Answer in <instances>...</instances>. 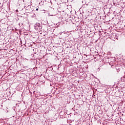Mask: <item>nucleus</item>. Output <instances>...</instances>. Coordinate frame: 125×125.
I'll return each mask as SVG.
<instances>
[{"label": "nucleus", "instance_id": "f03ea898", "mask_svg": "<svg viewBox=\"0 0 125 125\" xmlns=\"http://www.w3.org/2000/svg\"><path fill=\"white\" fill-rule=\"evenodd\" d=\"M6 113H8V110H6Z\"/></svg>", "mask_w": 125, "mask_h": 125}, {"label": "nucleus", "instance_id": "7ed1b4c3", "mask_svg": "<svg viewBox=\"0 0 125 125\" xmlns=\"http://www.w3.org/2000/svg\"><path fill=\"white\" fill-rule=\"evenodd\" d=\"M36 10H37V11H38V10H39V9H38V8H37V9H36Z\"/></svg>", "mask_w": 125, "mask_h": 125}, {"label": "nucleus", "instance_id": "f257e3e1", "mask_svg": "<svg viewBox=\"0 0 125 125\" xmlns=\"http://www.w3.org/2000/svg\"><path fill=\"white\" fill-rule=\"evenodd\" d=\"M34 28L36 31H39V32H41L42 31V24L37 22L34 25Z\"/></svg>", "mask_w": 125, "mask_h": 125}]
</instances>
